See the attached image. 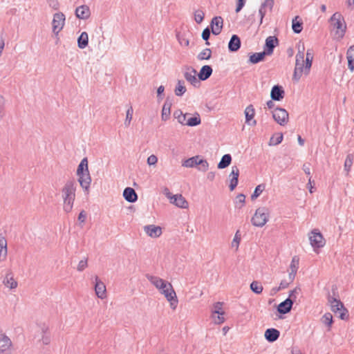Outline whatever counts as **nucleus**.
<instances>
[{
    "label": "nucleus",
    "instance_id": "nucleus-10",
    "mask_svg": "<svg viewBox=\"0 0 354 354\" xmlns=\"http://www.w3.org/2000/svg\"><path fill=\"white\" fill-rule=\"evenodd\" d=\"M279 45V39L275 36H269L266 39L265 44L263 46V51L267 55H270L273 53L274 48Z\"/></svg>",
    "mask_w": 354,
    "mask_h": 354
},
{
    "label": "nucleus",
    "instance_id": "nucleus-41",
    "mask_svg": "<svg viewBox=\"0 0 354 354\" xmlns=\"http://www.w3.org/2000/svg\"><path fill=\"white\" fill-rule=\"evenodd\" d=\"M48 330V328L44 325L41 328L42 336L41 340L44 345H48L50 342V337L47 334Z\"/></svg>",
    "mask_w": 354,
    "mask_h": 354
},
{
    "label": "nucleus",
    "instance_id": "nucleus-44",
    "mask_svg": "<svg viewBox=\"0 0 354 354\" xmlns=\"http://www.w3.org/2000/svg\"><path fill=\"white\" fill-rule=\"evenodd\" d=\"M266 185L264 184H260L256 187L253 194L251 195V200L254 201L257 198L263 191L265 189Z\"/></svg>",
    "mask_w": 354,
    "mask_h": 354
},
{
    "label": "nucleus",
    "instance_id": "nucleus-3",
    "mask_svg": "<svg viewBox=\"0 0 354 354\" xmlns=\"http://www.w3.org/2000/svg\"><path fill=\"white\" fill-rule=\"evenodd\" d=\"M331 22V25L333 26V28L336 29L335 36L338 39H341L344 37L346 30V25L345 24L344 17L339 12L334 13L330 19Z\"/></svg>",
    "mask_w": 354,
    "mask_h": 354
},
{
    "label": "nucleus",
    "instance_id": "nucleus-54",
    "mask_svg": "<svg viewBox=\"0 0 354 354\" xmlns=\"http://www.w3.org/2000/svg\"><path fill=\"white\" fill-rule=\"evenodd\" d=\"M222 305L221 302H216L214 304V310L213 313L223 315L224 312L222 310Z\"/></svg>",
    "mask_w": 354,
    "mask_h": 354
},
{
    "label": "nucleus",
    "instance_id": "nucleus-24",
    "mask_svg": "<svg viewBox=\"0 0 354 354\" xmlns=\"http://www.w3.org/2000/svg\"><path fill=\"white\" fill-rule=\"evenodd\" d=\"M172 106V100L169 97L166 98L162 109L161 118L163 121H167L171 114V107Z\"/></svg>",
    "mask_w": 354,
    "mask_h": 354
},
{
    "label": "nucleus",
    "instance_id": "nucleus-55",
    "mask_svg": "<svg viewBox=\"0 0 354 354\" xmlns=\"http://www.w3.org/2000/svg\"><path fill=\"white\" fill-rule=\"evenodd\" d=\"M274 0H265V1L261 5L263 8L266 9L267 8L271 11L274 6Z\"/></svg>",
    "mask_w": 354,
    "mask_h": 354
},
{
    "label": "nucleus",
    "instance_id": "nucleus-4",
    "mask_svg": "<svg viewBox=\"0 0 354 354\" xmlns=\"http://www.w3.org/2000/svg\"><path fill=\"white\" fill-rule=\"evenodd\" d=\"M269 210L265 207H259L251 219L252 224L256 227H263L268 221Z\"/></svg>",
    "mask_w": 354,
    "mask_h": 354
},
{
    "label": "nucleus",
    "instance_id": "nucleus-23",
    "mask_svg": "<svg viewBox=\"0 0 354 354\" xmlns=\"http://www.w3.org/2000/svg\"><path fill=\"white\" fill-rule=\"evenodd\" d=\"M245 122L251 126H254L257 124V121L253 120L254 116V109L252 104L248 106L245 109Z\"/></svg>",
    "mask_w": 354,
    "mask_h": 354
},
{
    "label": "nucleus",
    "instance_id": "nucleus-59",
    "mask_svg": "<svg viewBox=\"0 0 354 354\" xmlns=\"http://www.w3.org/2000/svg\"><path fill=\"white\" fill-rule=\"evenodd\" d=\"M158 162V158L155 155H151L147 158L149 165H155Z\"/></svg>",
    "mask_w": 354,
    "mask_h": 354
},
{
    "label": "nucleus",
    "instance_id": "nucleus-1",
    "mask_svg": "<svg viewBox=\"0 0 354 354\" xmlns=\"http://www.w3.org/2000/svg\"><path fill=\"white\" fill-rule=\"evenodd\" d=\"M76 188L77 183L75 180L74 179H69L66 182L62 189L63 209L66 213H69L72 211L75 199Z\"/></svg>",
    "mask_w": 354,
    "mask_h": 354
},
{
    "label": "nucleus",
    "instance_id": "nucleus-28",
    "mask_svg": "<svg viewBox=\"0 0 354 354\" xmlns=\"http://www.w3.org/2000/svg\"><path fill=\"white\" fill-rule=\"evenodd\" d=\"M292 28L295 33L299 34L303 30V21L299 16H296L292 19Z\"/></svg>",
    "mask_w": 354,
    "mask_h": 354
},
{
    "label": "nucleus",
    "instance_id": "nucleus-17",
    "mask_svg": "<svg viewBox=\"0 0 354 354\" xmlns=\"http://www.w3.org/2000/svg\"><path fill=\"white\" fill-rule=\"evenodd\" d=\"M77 176L79 177L78 182L80 183V186L83 189H84L85 192L88 193L91 183V178L89 171H85V173H83L82 175Z\"/></svg>",
    "mask_w": 354,
    "mask_h": 354
},
{
    "label": "nucleus",
    "instance_id": "nucleus-63",
    "mask_svg": "<svg viewBox=\"0 0 354 354\" xmlns=\"http://www.w3.org/2000/svg\"><path fill=\"white\" fill-rule=\"evenodd\" d=\"M86 214L85 211L84 210L81 211L78 216V221L80 223H84L86 221Z\"/></svg>",
    "mask_w": 354,
    "mask_h": 354
},
{
    "label": "nucleus",
    "instance_id": "nucleus-21",
    "mask_svg": "<svg viewBox=\"0 0 354 354\" xmlns=\"http://www.w3.org/2000/svg\"><path fill=\"white\" fill-rule=\"evenodd\" d=\"M241 46L240 37L237 35H232L228 43V50L230 52L238 51Z\"/></svg>",
    "mask_w": 354,
    "mask_h": 354
},
{
    "label": "nucleus",
    "instance_id": "nucleus-51",
    "mask_svg": "<svg viewBox=\"0 0 354 354\" xmlns=\"http://www.w3.org/2000/svg\"><path fill=\"white\" fill-rule=\"evenodd\" d=\"M211 32H212V29L210 30L209 27L205 28L203 30L201 36H202V38L206 41L205 42L206 45H209V42L208 41V40L210 37Z\"/></svg>",
    "mask_w": 354,
    "mask_h": 354
},
{
    "label": "nucleus",
    "instance_id": "nucleus-53",
    "mask_svg": "<svg viewBox=\"0 0 354 354\" xmlns=\"http://www.w3.org/2000/svg\"><path fill=\"white\" fill-rule=\"evenodd\" d=\"M298 266H299V259L297 258V257L295 256L292 258L291 263H290V270L297 272V270L299 268Z\"/></svg>",
    "mask_w": 354,
    "mask_h": 354
},
{
    "label": "nucleus",
    "instance_id": "nucleus-15",
    "mask_svg": "<svg viewBox=\"0 0 354 354\" xmlns=\"http://www.w3.org/2000/svg\"><path fill=\"white\" fill-rule=\"evenodd\" d=\"M285 96V91L283 87L279 84L272 86L270 91L271 99L274 101H281Z\"/></svg>",
    "mask_w": 354,
    "mask_h": 354
},
{
    "label": "nucleus",
    "instance_id": "nucleus-6",
    "mask_svg": "<svg viewBox=\"0 0 354 354\" xmlns=\"http://www.w3.org/2000/svg\"><path fill=\"white\" fill-rule=\"evenodd\" d=\"M65 19V15L63 12H59L54 14L52 21V30L55 35H57L63 29Z\"/></svg>",
    "mask_w": 354,
    "mask_h": 354
},
{
    "label": "nucleus",
    "instance_id": "nucleus-56",
    "mask_svg": "<svg viewBox=\"0 0 354 354\" xmlns=\"http://www.w3.org/2000/svg\"><path fill=\"white\" fill-rule=\"evenodd\" d=\"M5 115V107H4V100L3 97L0 95V120L3 118Z\"/></svg>",
    "mask_w": 354,
    "mask_h": 354
},
{
    "label": "nucleus",
    "instance_id": "nucleus-58",
    "mask_svg": "<svg viewBox=\"0 0 354 354\" xmlns=\"http://www.w3.org/2000/svg\"><path fill=\"white\" fill-rule=\"evenodd\" d=\"M190 115V113H183L178 118V122L183 125H186L187 120V117Z\"/></svg>",
    "mask_w": 354,
    "mask_h": 354
},
{
    "label": "nucleus",
    "instance_id": "nucleus-47",
    "mask_svg": "<svg viewBox=\"0 0 354 354\" xmlns=\"http://www.w3.org/2000/svg\"><path fill=\"white\" fill-rule=\"evenodd\" d=\"M198 169L201 171H206L209 168V163L205 159L199 158L198 161Z\"/></svg>",
    "mask_w": 354,
    "mask_h": 354
},
{
    "label": "nucleus",
    "instance_id": "nucleus-61",
    "mask_svg": "<svg viewBox=\"0 0 354 354\" xmlns=\"http://www.w3.org/2000/svg\"><path fill=\"white\" fill-rule=\"evenodd\" d=\"M164 91H165V87L162 85L160 86L158 88V89H157V97H158V99L162 100L163 98L162 95H163Z\"/></svg>",
    "mask_w": 354,
    "mask_h": 354
},
{
    "label": "nucleus",
    "instance_id": "nucleus-64",
    "mask_svg": "<svg viewBox=\"0 0 354 354\" xmlns=\"http://www.w3.org/2000/svg\"><path fill=\"white\" fill-rule=\"evenodd\" d=\"M236 203H241V206L245 203V196L243 194H240L236 196Z\"/></svg>",
    "mask_w": 354,
    "mask_h": 354
},
{
    "label": "nucleus",
    "instance_id": "nucleus-14",
    "mask_svg": "<svg viewBox=\"0 0 354 354\" xmlns=\"http://www.w3.org/2000/svg\"><path fill=\"white\" fill-rule=\"evenodd\" d=\"M145 276L146 278L159 290L167 288V284L169 283L167 281L156 276H153L149 274H147Z\"/></svg>",
    "mask_w": 354,
    "mask_h": 354
},
{
    "label": "nucleus",
    "instance_id": "nucleus-34",
    "mask_svg": "<svg viewBox=\"0 0 354 354\" xmlns=\"http://www.w3.org/2000/svg\"><path fill=\"white\" fill-rule=\"evenodd\" d=\"M3 282L5 286L10 289L15 288L17 286V282L13 279L12 273L7 274Z\"/></svg>",
    "mask_w": 354,
    "mask_h": 354
},
{
    "label": "nucleus",
    "instance_id": "nucleus-8",
    "mask_svg": "<svg viewBox=\"0 0 354 354\" xmlns=\"http://www.w3.org/2000/svg\"><path fill=\"white\" fill-rule=\"evenodd\" d=\"M310 244L313 248H320L324 246L326 241L317 229H314L309 236Z\"/></svg>",
    "mask_w": 354,
    "mask_h": 354
},
{
    "label": "nucleus",
    "instance_id": "nucleus-39",
    "mask_svg": "<svg viewBox=\"0 0 354 354\" xmlns=\"http://www.w3.org/2000/svg\"><path fill=\"white\" fill-rule=\"evenodd\" d=\"M322 322L328 327V330H330V327L333 323V315L330 313H325L321 318Z\"/></svg>",
    "mask_w": 354,
    "mask_h": 354
},
{
    "label": "nucleus",
    "instance_id": "nucleus-12",
    "mask_svg": "<svg viewBox=\"0 0 354 354\" xmlns=\"http://www.w3.org/2000/svg\"><path fill=\"white\" fill-rule=\"evenodd\" d=\"M293 304L294 299L287 298L277 306V310L280 314H287L292 310Z\"/></svg>",
    "mask_w": 354,
    "mask_h": 354
},
{
    "label": "nucleus",
    "instance_id": "nucleus-26",
    "mask_svg": "<svg viewBox=\"0 0 354 354\" xmlns=\"http://www.w3.org/2000/svg\"><path fill=\"white\" fill-rule=\"evenodd\" d=\"M123 197L129 203H135L138 200V195L134 189L126 187L123 192Z\"/></svg>",
    "mask_w": 354,
    "mask_h": 354
},
{
    "label": "nucleus",
    "instance_id": "nucleus-2",
    "mask_svg": "<svg viewBox=\"0 0 354 354\" xmlns=\"http://www.w3.org/2000/svg\"><path fill=\"white\" fill-rule=\"evenodd\" d=\"M332 295L328 292L327 296L328 302L330 304L331 310L338 315V317L345 320L348 317V311L344 307V304L339 299V295L337 292V287L333 285L331 288Z\"/></svg>",
    "mask_w": 354,
    "mask_h": 354
},
{
    "label": "nucleus",
    "instance_id": "nucleus-49",
    "mask_svg": "<svg viewBox=\"0 0 354 354\" xmlns=\"http://www.w3.org/2000/svg\"><path fill=\"white\" fill-rule=\"evenodd\" d=\"M240 241H241V234H240V231L237 230L235 233L234 239L232 242V247L235 248L236 250H237L239 248V246Z\"/></svg>",
    "mask_w": 354,
    "mask_h": 354
},
{
    "label": "nucleus",
    "instance_id": "nucleus-7",
    "mask_svg": "<svg viewBox=\"0 0 354 354\" xmlns=\"http://www.w3.org/2000/svg\"><path fill=\"white\" fill-rule=\"evenodd\" d=\"M272 118L279 124L284 126L288 122L289 115L285 109L277 107L272 111Z\"/></svg>",
    "mask_w": 354,
    "mask_h": 354
},
{
    "label": "nucleus",
    "instance_id": "nucleus-46",
    "mask_svg": "<svg viewBox=\"0 0 354 354\" xmlns=\"http://www.w3.org/2000/svg\"><path fill=\"white\" fill-rule=\"evenodd\" d=\"M354 156L353 154H348L344 162V169L346 171L347 174L351 170V166L353 162Z\"/></svg>",
    "mask_w": 354,
    "mask_h": 354
},
{
    "label": "nucleus",
    "instance_id": "nucleus-31",
    "mask_svg": "<svg viewBox=\"0 0 354 354\" xmlns=\"http://www.w3.org/2000/svg\"><path fill=\"white\" fill-rule=\"evenodd\" d=\"M232 162V156L230 154L227 153L222 156L221 160L217 165L219 169H223L227 167Z\"/></svg>",
    "mask_w": 354,
    "mask_h": 354
},
{
    "label": "nucleus",
    "instance_id": "nucleus-37",
    "mask_svg": "<svg viewBox=\"0 0 354 354\" xmlns=\"http://www.w3.org/2000/svg\"><path fill=\"white\" fill-rule=\"evenodd\" d=\"M89 171L87 158H84L77 167V175H82L83 173Z\"/></svg>",
    "mask_w": 354,
    "mask_h": 354
},
{
    "label": "nucleus",
    "instance_id": "nucleus-5",
    "mask_svg": "<svg viewBox=\"0 0 354 354\" xmlns=\"http://www.w3.org/2000/svg\"><path fill=\"white\" fill-rule=\"evenodd\" d=\"M160 292L163 294L167 300L170 303V306L172 309H176L178 304V298L172 285L169 283L167 288L161 289Z\"/></svg>",
    "mask_w": 354,
    "mask_h": 354
},
{
    "label": "nucleus",
    "instance_id": "nucleus-40",
    "mask_svg": "<svg viewBox=\"0 0 354 354\" xmlns=\"http://www.w3.org/2000/svg\"><path fill=\"white\" fill-rule=\"evenodd\" d=\"M283 134L281 133H277L272 135L269 141V145H277L283 140Z\"/></svg>",
    "mask_w": 354,
    "mask_h": 354
},
{
    "label": "nucleus",
    "instance_id": "nucleus-35",
    "mask_svg": "<svg viewBox=\"0 0 354 354\" xmlns=\"http://www.w3.org/2000/svg\"><path fill=\"white\" fill-rule=\"evenodd\" d=\"M200 156H195L192 158H189L187 160H185L182 165L185 167H195L198 166V161L199 160Z\"/></svg>",
    "mask_w": 354,
    "mask_h": 354
},
{
    "label": "nucleus",
    "instance_id": "nucleus-33",
    "mask_svg": "<svg viewBox=\"0 0 354 354\" xmlns=\"http://www.w3.org/2000/svg\"><path fill=\"white\" fill-rule=\"evenodd\" d=\"M346 57L348 59V67L353 71L354 69V46H351L346 53Z\"/></svg>",
    "mask_w": 354,
    "mask_h": 354
},
{
    "label": "nucleus",
    "instance_id": "nucleus-9",
    "mask_svg": "<svg viewBox=\"0 0 354 354\" xmlns=\"http://www.w3.org/2000/svg\"><path fill=\"white\" fill-rule=\"evenodd\" d=\"M12 345L10 339L0 331V354H11L10 348Z\"/></svg>",
    "mask_w": 354,
    "mask_h": 354
},
{
    "label": "nucleus",
    "instance_id": "nucleus-18",
    "mask_svg": "<svg viewBox=\"0 0 354 354\" xmlns=\"http://www.w3.org/2000/svg\"><path fill=\"white\" fill-rule=\"evenodd\" d=\"M75 16L80 19H87L91 16V10L88 6L82 5L75 9Z\"/></svg>",
    "mask_w": 354,
    "mask_h": 354
},
{
    "label": "nucleus",
    "instance_id": "nucleus-25",
    "mask_svg": "<svg viewBox=\"0 0 354 354\" xmlns=\"http://www.w3.org/2000/svg\"><path fill=\"white\" fill-rule=\"evenodd\" d=\"M266 339L269 342H274L278 339L280 336V332L276 328H268L264 334Z\"/></svg>",
    "mask_w": 354,
    "mask_h": 354
},
{
    "label": "nucleus",
    "instance_id": "nucleus-43",
    "mask_svg": "<svg viewBox=\"0 0 354 354\" xmlns=\"http://www.w3.org/2000/svg\"><path fill=\"white\" fill-rule=\"evenodd\" d=\"M212 57V50L209 48H205L201 51L198 55V60L209 59Z\"/></svg>",
    "mask_w": 354,
    "mask_h": 354
},
{
    "label": "nucleus",
    "instance_id": "nucleus-11",
    "mask_svg": "<svg viewBox=\"0 0 354 354\" xmlns=\"http://www.w3.org/2000/svg\"><path fill=\"white\" fill-rule=\"evenodd\" d=\"M223 26V19L221 16H216L212 19L210 27L213 35H219L222 31Z\"/></svg>",
    "mask_w": 354,
    "mask_h": 354
},
{
    "label": "nucleus",
    "instance_id": "nucleus-50",
    "mask_svg": "<svg viewBox=\"0 0 354 354\" xmlns=\"http://www.w3.org/2000/svg\"><path fill=\"white\" fill-rule=\"evenodd\" d=\"M133 113V109L132 106H130L127 111L126 119L124 121V125L126 127L129 126L131 121L132 120Z\"/></svg>",
    "mask_w": 354,
    "mask_h": 354
},
{
    "label": "nucleus",
    "instance_id": "nucleus-16",
    "mask_svg": "<svg viewBox=\"0 0 354 354\" xmlns=\"http://www.w3.org/2000/svg\"><path fill=\"white\" fill-rule=\"evenodd\" d=\"M95 292L98 298L104 299L106 297V286L97 276L95 277Z\"/></svg>",
    "mask_w": 354,
    "mask_h": 354
},
{
    "label": "nucleus",
    "instance_id": "nucleus-62",
    "mask_svg": "<svg viewBox=\"0 0 354 354\" xmlns=\"http://www.w3.org/2000/svg\"><path fill=\"white\" fill-rule=\"evenodd\" d=\"M266 13V10L264 8H263L261 6H260V8L259 10V14L260 15V24L263 22V19L265 17Z\"/></svg>",
    "mask_w": 354,
    "mask_h": 354
},
{
    "label": "nucleus",
    "instance_id": "nucleus-48",
    "mask_svg": "<svg viewBox=\"0 0 354 354\" xmlns=\"http://www.w3.org/2000/svg\"><path fill=\"white\" fill-rule=\"evenodd\" d=\"M205 17V13L201 10H197L194 12V20L197 24H201Z\"/></svg>",
    "mask_w": 354,
    "mask_h": 354
},
{
    "label": "nucleus",
    "instance_id": "nucleus-30",
    "mask_svg": "<svg viewBox=\"0 0 354 354\" xmlns=\"http://www.w3.org/2000/svg\"><path fill=\"white\" fill-rule=\"evenodd\" d=\"M266 55L264 51L253 53L250 56L248 62L253 64H257L263 61Z\"/></svg>",
    "mask_w": 354,
    "mask_h": 354
},
{
    "label": "nucleus",
    "instance_id": "nucleus-57",
    "mask_svg": "<svg viewBox=\"0 0 354 354\" xmlns=\"http://www.w3.org/2000/svg\"><path fill=\"white\" fill-rule=\"evenodd\" d=\"M246 0H236V12H239L245 4Z\"/></svg>",
    "mask_w": 354,
    "mask_h": 354
},
{
    "label": "nucleus",
    "instance_id": "nucleus-42",
    "mask_svg": "<svg viewBox=\"0 0 354 354\" xmlns=\"http://www.w3.org/2000/svg\"><path fill=\"white\" fill-rule=\"evenodd\" d=\"M250 289L253 292L259 295L262 292L263 288L260 282L257 281H253L250 283Z\"/></svg>",
    "mask_w": 354,
    "mask_h": 354
},
{
    "label": "nucleus",
    "instance_id": "nucleus-22",
    "mask_svg": "<svg viewBox=\"0 0 354 354\" xmlns=\"http://www.w3.org/2000/svg\"><path fill=\"white\" fill-rule=\"evenodd\" d=\"M171 198V203L176 205L177 207L180 208H187L189 203L185 198L181 194H176L173 196H169Z\"/></svg>",
    "mask_w": 354,
    "mask_h": 354
},
{
    "label": "nucleus",
    "instance_id": "nucleus-52",
    "mask_svg": "<svg viewBox=\"0 0 354 354\" xmlns=\"http://www.w3.org/2000/svg\"><path fill=\"white\" fill-rule=\"evenodd\" d=\"M88 266V259L81 260L77 266V270L79 272H82Z\"/></svg>",
    "mask_w": 354,
    "mask_h": 354
},
{
    "label": "nucleus",
    "instance_id": "nucleus-38",
    "mask_svg": "<svg viewBox=\"0 0 354 354\" xmlns=\"http://www.w3.org/2000/svg\"><path fill=\"white\" fill-rule=\"evenodd\" d=\"M201 122V117L198 113H196L195 115L191 116L187 119L186 125L189 127H195L200 124Z\"/></svg>",
    "mask_w": 354,
    "mask_h": 354
},
{
    "label": "nucleus",
    "instance_id": "nucleus-29",
    "mask_svg": "<svg viewBox=\"0 0 354 354\" xmlns=\"http://www.w3.org/2000/svg\"><path fill=\"white\" fill-rule=\"evenodd\" d=\"M304 54L302 52H299L296 55V62H295V69L297 71H301V72L305 73V66H304Z\"/></svg>",
    "mask_w": 354,
    "mask_h": 354
},
{
    "label": "nucleus",
    "instance_id": "nucleus-45",
    "mask_svg": "<svg viewBox=\"0 0 354 354\" xmlns=\"http://www.w3.org/2000/svg\"><path fill=\"white\" fill-rule=\"evenodd\" d=\"M313 58V57L311 53L309 50H308L306 53V57L305 74H308L309 73L310 68L312 66Z\"/></svg>",
    "mask_w": 354,
    "mask_h": 354
},
{
    "label": "nucleus",
    "instance_id": "nucleus-13",
    "mask_svg": "<svg viewBox=\"0 0 354 354\" xmlns=\"http://www.w3.org/2000/svg\"><path fill=\"white\" fill-rule=\"evenodd\" d=\"M187 70H190L191 73L186 71L184 73V77L185 80L190 82L191 84H192L195 87H198L200 85V80L198 78H196V70L194 69L192 67H187Z\"/></svg>",
    "mask_w": 354,
    "mask_h": 354
},
{
    "label": "nucleus",
    "instance_id": "nucleus-20",
    "mask_svg": "<svg viewBox=\"0 0 354 354\" xmlns=\"http://www.w3.org/2000/svg\"><path fill=\"white\" fill-rule=\"evenodd\" d=\"M239 169L236 166H233L232 167V171L230 174V183L229 185V188L230 191H233L238 185L239 182Z\"/></svg>",
    "mask_w": 354,
    "mask_h": 354
},
{
    "label": "nucleus",
    "instance_id": "nucleus-19",
    "mask_svg": "<svg viewBox=\"0 0 354 354\" xmlns=\"http://www.w3.org/2000/svg\"><path fill=\"white\" fill-rule=\"evenodd\" d=\"M144 231L149 236L152 238L159 237L162 234V228L154 225H145Z\"/></svg>",
    "mask_w": 354,
    "mask_h": 354
},
{
    "label": "nucleus",
    "instance_id": "nucleus-36",
    "mask_svg": "<svg viewBox=\"0 0 354 354\" xmlns=\"http://www.w3.org/2000/svg\"><path fill=\"white\" fill-rule=\"evenodd\" d=\"M185 82L183 80H178L177 85L174 89V93L176 96H182L187 91L185 86Z\"/></svg>",
    "mask_w": 354,
    "mask_h": 354
},
{
    "label": "nucleus",
    "instance_id": "nucleus-60",
    "mask_svg": "<svg viewBox=\"0 0 354 354\" xmlns=\"http://www.w3.org/2000/svg\"><path fill=\"white\" fill-rule=\"evenodd\" d=\"M302 74L303 73L301 72V71H297L295 69L292 80L295 82H298L300 80Z\"/></svg>",
    "mask_w": 354,
    "mask_h": 354
},
{
    "label": "nucleus",
    "instance_id": "nucleus-27",
    "mask_svg": "<svg viewBox=\"0 0 354 354\" xmlns=\"http://www.w3.org/2000/svg\"><path fill=\"white\" fill-rule=\"evenodd\" d=\"M213 70L211 66H203L198 74V80L205 81L207 80L212 74Z\"/></svg>",
    "mask_w": 354,
    "mask_h": 354
},
{
    "label": "nucleus",
    "instance_id": "nucleus-32",
    "mask_svg": "<svg viewBox=\"0 0 354 354\" xmlns=\"http://www.w3.org/2000/svg\"><path fill=\"white\" fill-rule=\"evenodd\" d=\"M88 44V35L86 32H82L77 38V46L81 48H85Z\"/></svg>",
    "mask_w": 354,
    "mask_h": 354
}]
</instances>
